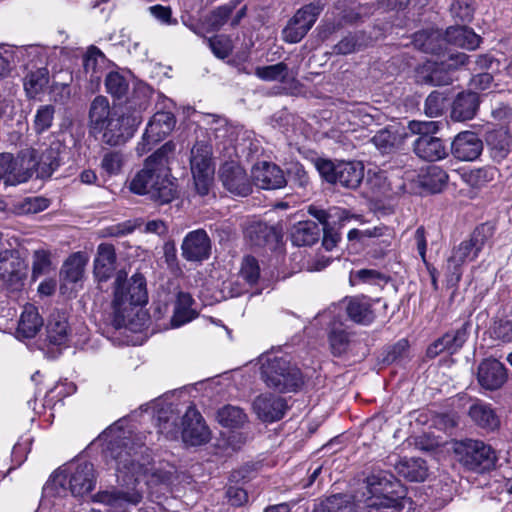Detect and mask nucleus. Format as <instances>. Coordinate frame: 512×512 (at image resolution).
<instances>
[{
    "mask_svg": "<svg viewBox=\"0 0 512 512\" xmlns=\"http://www.w3.org/2000/svg\"><path fill=\"white\" fill-rule=\"evenodd\" d=\"M141 444H136L131 437L111 440L107 455L115 461L118 489L99 492L95 499L108 506L117 507L124 503L137 505L143 498L140 484L147 478L148 468L136 460Z\"/></svg>",
    "mask_w": 512,
    "mask_h": 512,
    "instance_id": "f257e3e1",
    "label": "nucleus"
},
{
    "mask_svg": "<svg viewBox=\"0 0 512 512\" xmlns=\"http://www.w3.org/2000/svg\"><path fill=\"white\" fill-rule=\"evenodd\" d=\"M175 144L166 142L146 159L143 168L129 182L134 194L147 195L160 204L171 202L176 195V186L169 178L168 159Z\"/></svg>",
    "mask_w": 512,
    "mask_h": 512,
    "instance_id": "f03ea898",
    "label": "nucleus"
},
{
    "mask_svg": "<svg viewBox=\"0 0 512 512\" xmlns=\"http://www.w3.org/2000/svg\"><path fill=\"white\" fill-rule=\"evenodd\" d=\"M492 227L486 224L478 226L468 239L463 240L452 250L445 265V277L448 286H457L463 274V265L474 261L492 236Z\"/></svg>",
    "mask_w": 512,
    "mask_h": 512,
    "instance_id": "7ed1b4c3",
    "label": "nucleus"
},
{
    "mask_svg": "<svg viewBox=\"0 0 512 512\" xmlns=\"http://www.w3.org/2000/svg\"><path fill=\"white\" fill-rule=\"evenodd\" d=\"M261 379L270 389L280 393L295 392L304 383L300 369L286 357L267 355L260 359Z\"/></svg>",
    "mask_w": 512,
    "mask_h": 512,
    "instance_id": "20e7f679",
    "label": "nucleus"
},
{
    "mask_svg": "<svg viewBox=\"0 0 512 512\" xmlns=\"http://www.w3.org/2000/svg\"><path fill=\"white\" fill-rule=\"evenodd\" d=\"M147 301L145 277L140 273H135L128 280L127 273L124 270H119L114 281L112 300L115 317L124 319L125 313L132 306L145 305Z\"/></svg>",
    "mask_w": 512,
    "mask_h": 512,
    "instance_id": "39448f33",
    "label": "nucleus"
},
{
    "mask_svg": "<svg viewBox=\"0 0 512 512\" xmlns=\"http://www.w3.org/2000/svg\"><path fill=\"white\" fill-rule=\"evenodd\" d=\"M392 478V475L382 472L367 478V487L371 494L367 500L368 512H411L410 499L387 496L392 491Z\"/></svg>",
    "mask_w": 512,
    "mask_h": 512,
    "instance_id": "423d86ee",
    "label": "nucleus"
},
{
    "mask_svg": "<svg viewBox=\"0 0 512 512\" xmlns=\"http://www.w3.org/2000/svg\"><path fill=\"white\" fill-rule=\"evenodd\" d=\"M442 125L440 121H410L409 129L419 137L414 141V152L423 160L439 161L447 155V148L443 141L432 134H435Z\"/></svg>",
    "mask_w": 512,
    "mask_h": 512,
    "instance_id": "0eeeda50",
    "label": "nucleus"
},
{
    "mask_svg": "<svg viewBox=\"0 0 512 512\" xmlns=\"http://www.w3.org/2000/svg\"><path fill=\"white\" fill-rule=\"evenodd\" d=\"M455 453L464 467L478 473L490 471L498 460L496 451L490 445L475 439L457 442Z\"/></svg>",
    "mask_w": 512,
    "mask_h": 512,
    "instance_id": "6e6552de",
    "label": "nucleus"
},
{
    "mask_svg": "<svg viewBox=\"0 0 512 512\" xmlns=\"http://www.w3.org/2000/svg\"><path fill=\"white\" fill-rule=\"evenodd\" d=\"M64 147L60 140H53L44 149H30L21 157V166L30 167L38 178H49L60 166Z\"/></svg>",
    "mask_w": 512,
    "mask_h": 512,
    "instance_id": "1a4fd4ad",
    "label": "nucleus"
},
{
    "mask_svg": "<svg viewBox=\"0 0 512 512\" xmlns=\"http://www.w3.org/2000/svg\"><path fill=\"white\" fill-rule=\"evenodd\" d=\"M468 57L464 53L451 55L445 62L427 61L416 71V80L421 84L432 86L448 85L452 82V71L465 65Z\"/></svg>",
    "mask_w": 512,
    "mask_h": 512,
    "instance_id": "9d476101",
    "label": "nucleus"
},
{
    "mask_svg": "<svg viewBox=\"0 0 512 512\" xmlns=\"http://www.w3.org/2000/svg\"><path fill=\"white\" fill-rule=\"evenodd\" d=\"M140 123L141 117L137 114H120L110 119V122L97 132L96 138L109 146L122 145L133 136Z\"/></svg>",
    "mask_w": 512,
    "mask_h": 512,
    "instance_id": "9b49d317",
    "label": "nucleus"
},
{
    "mask_svg": "<svg viewBox=\"0 0 512 512\" xmlns=\"http://www.w3.org/2000/svg\"><path fill=\"white\" fill-rule=\"evenodd\" d=\"M175 125V118L169 112H157L149 121L142 141L137 145V153L143 155L152 146L168 135Z\"/></svg>",
    "mask_w": 512,
    "mask_h": 512,
    "instance_id": "f8f14e48",
    "label": "nucleus"
},
{
    "mask_svg": "<svg viewBox=\"0 0 512 512\" xmlns=\"http://www.w3.org/2000/svg\"><path fill=\"white\" fill-rule=\"evenodd\" d=\"M320 8L309 4L297 11L283 30V39L288 43H298L315 23Z\"/></svg>",
    "mask_w": 512,
    "mask_h": 512,
    "instance_id": "ddd939ff",
    "label": "nucleus"
},
{
    "mask_svg": "<svg viewBox=\"0 0 512 512\" xmlns=\"http://www.w3.org/2000/svg\"><path fill=\"white\" fill-rule=\"evenodd\" d=\"M182 438L186 444L199 446L210 440L209 428L205 425L201 414L189 407L183 416Z\"/></svg>",
    "mask_w": 512,
    "mask_h": 512,
    "instance_id": "4468645a",
    "label": "nucleus"
},
{
    "mask_svg": "<svg viewBox=\"0 0 512 512\" xmlns=\"http://www.w3.org/2000/svg\"><path fill=\"white\" fill-rule=\"evenodd\" d=\"M253 411L263 422H274L283 418L287 404L281 397L271 393H265L257 396L252 404Z\"/></svg>",
    "mask_w": 512,
    "mask_h": 512,
    "instance_id": "2eb2a0df",
    "label": "nucleus"
},
{
    "mask_svg": "<svg viewBox=\"0 0 512 512\" xmlns=\"http://www.w3.org/2000/svg\"><path fill=\"white\" fill-rule=\"evenodd\" d=\"M477 380L486 390H497L507 380V370L497 359H484L478 366Z\"/></svg>",
    "mask_w": 512,
    "mask_h": 512,
    "instance_id": "dca6fc26",
    "label": "nucleus"
},
{
    "mask_svg": "<svg viewBox=\"0 0 512 512\" xmlns=\"http://www.w3.org/2000/svg\"><path fill=\"white\" fill-rule=\"evenodd\" d=\"M182 256L188 261L207 259L211 251V241L203 229L189 232L181 245Z\"/></svg>",
    "mask_w": 512,
    "mask_h": 512,
    "instance_id": "f3484780",
    "label": "nucleus"
},
{
    "mask_svg": "<svg viewBox=\"0 0 512 512\" xmlns=\"http://www.w3.org/2000/svg\"><path fill=\"white\" fill-rule=\"evenodd\" d=\"M220 179L223 186L235 195L247 196L252 191L245 170L235 163H226L221 167Z\"/></svg>",
    "mask_w": 512,
    "mask_h": 512,
    "instance_id": "a211bd4d",
    "label": "nucleus"
},
{
    "mask_svg": "<svg viewBox=\"0 0 512 512\" xmlns=\"http://www.w3.org/2000/svg\"><path fill=\"white\" fill-rule=\"evenodd\" d=\"M251 177L254 184L262 189H279L286 184L284 172L276 164L266 161L253 166Z\"/></svg>",
    "mask_w": 512,
    "mask_h": 512,
    "instance_id": "6ab92c4d",
    "label": "nucleus"
},
{
    "mask_svg": "<svg viewBox=\"0 0 512 512\" xmlns=\"http://www.w3.org/2000/svg\"><path fill=\"white\" fill-rule=\"evenodd\" d=\"M483 143L472 131L459 133L451 144V152L460 161H474L482 153Z\"/></svg>",
    "mask_w": 512,
    "mask_h": 512,
    "instance_id": "aec40b11",
    "label": "nucleus"
},
{
    "mask_svg": "<svg viewBox=\"0 0 512 512\" xmlns=\"http://www.w3.org/2000/svg\"><path fill=\"white\" fill-rule=\"evenodd\" d=\"M468 329L469 323L465 322L457 330L453 332H447L427 348V356L430 358H435L444 351H447L451 354L456 352L467 340L469 334Z\"/></svg>",
    "mask_w": 512,
    "mask_h": 512,
    "instance_id": "412c9836",
    "label": "nucleus"
},
{
    "mask_svg": "<svg viewBox=\"0 0 512 512\" xmlns=\"http://www.w3.org/2000/svg\"><path fill=\"white\" fill-rule=\"evenodd\" d=\"M119 114L111 109L108 99L105 96H97L90 104L88 113V127L90 134L97 137V132L101 130L110 119Z\"/></svg>",
    "mask_w": 512,
    "mask_h": 512,
    "instance_id": "4be33fe9",
    "label": "nucleus"
},
{
    "mask_svg": "<svg viewBox=\"0 0 512 512\" xmlns=\"http://www.w3.org/2000/svg\"><path fill=\"white\" fill-rule=\"evenodd\" d=\"M32 177L30 167L21 166V159L15 160L10 153L0 154V181L16 185L26 182Z\"/></svg>",
    "mask_w": 512,
    "mask_h": 512,
    "instance_id": "5701e85b",
    "label": "nucleus"
},
{
    "mask_svg": "<svg viewBox=\"0 0 512 512\" xmlns=\"http://www.w3.org/2000/svg\"><path fill=\"white\" fill-rule=\"evenodd\" d=\"M244 237L252 245L263 247L276 244L280 234L273 226L259 220H251L245 225Z\"/></svg>",
    "mask_w": 512,
    "mask_h": 512,
    "instance_id": "b1692460",
    "label": "nucleus"
},
{
    "mask_svg": "<svg viewBox=\"0 0 512 512\" xmlns=\"http://www.w3.org/2000/svg\"><path fill=\"white\" fill-rule=\"evenodd\" d=\"M407 134L399 125H389L380 129L371 138V142L382 153H391L400 149Z\"/></svg>",
    "mask_w": 512,
    "mask_h": 512,
    "instance_id": "393cba45",
    "label": "nucleus"
},
{
    "mask_svg": "<svg viewBox=\"0 0 512 512\" xmlns=\"http://www.w3.org/2000/svg\"><path fill=\"white\" fill-rule=\"evenodd\" d=\"M486 143L491 158L495 162H502L512 151V134L506 128L494 129L487 133Z\"/></svg>",
    "mask_w": 512,
    "mask_h": 512,
    "instance_id": "a878e982",
    "label": "nucleus"
},
{
    "mask_svg": "<svg viewBox=\"0 0 512 512\" xmlns=\"http://www.w3.org/2000/svg\"><path fill=\"white\" fill-rule=\"evenodd\" d=\"M95 485L94 466L90 462L79 463L69 478V489L74 496L89 493Z\"/></svg>",
    "mask_w": 512,
    "mask_h": 512,
    "instance_id": "bb28decb",
    "label": "nucleus"
},
{
    "mask_svg": "<svg viewBox=\"0 0 512 512\" xmlns=\"http://www.w3.org/2000/svg\"><path fill=\"white\" fill-rule=\"evenodd\" d=\"M27 267L23 260L17 257L0 259V279L12 289L23 286Z\"/></svg>",
    "mask_w": 512,
    "mask_h": 512,
    "instance_id": "cd10ccee",
    "label": "nucleus"
},
{
    "mask_svg": "<svg viewBox=\"0 0 512 512\" xmlns=\"http://www.w3.org/2000/svg\"><path fill=\"white\" fill-rule=\"evenodd\" d=\"M116 268V252L112 244L101 243L94 259V276L99 282L107 281Z\"/></svg>",
    "mask_w": 512,
    "mask_h": 512,
    "instance_id": "c85d7f7f",
    "label": "nucleus"
},
{
    "mask_svg": "<svg viewBox=\"0 0 512 512\" xmlns=\"http://www.w3.org/2000/svg\"><path fill=\"white\" fill-rule=\"evenodd\" d=\"M468 415L475 425L488 431H493L500 425L495 410L490 404L482 400H476L471 404Z\"/></svg>",
    "mask_w": 512,
    "mask_h": 512,
    "instance_id": "c756f323",
    "label": "nucleus"
},
{
    "mask_svg": "<svg viewBox=\"0 0 512 512\" xmlns=\"http://www.w3.org/2000/svg\"><path fill=\"white\" fill-rule=\"evenodd\" d=\"M364 178V166L358 161H348L337 163L336 184L343 187L355 189Z\"/></svg>",
    "mask_w": 512,
    "mask_h": 512,
    "instance_id": "7c9ffc66",
    "label": "nucleus"
},
{
    "mask_svg": "<svg viewBox=\"0 0 512 512\" xmlns=\"http://www.w3.org/2000/svg\"><path fill=\"white\" fill-rule=\"evenodd\" d=\"M478 105L479 98L476 93H460L453 102L451 117L456 121L470 120L476 114Z\"/></svg>",
    "mask_w": 512,
    "mask_h": 512,
    "instance_id": "2f4dec72",
    "label": "nucleus"
},
{
    "mask_svg": "<svg viewBox=\"0 0 512 512\" xmlns=\"http://www.w3.org/2000/svg\"><path fill=\"white\" fill-rule=\"evenodd\" d=\"M47 339L54 345H64L69 339V327L64 313L54 312L50 315L47 326Z\"/></svg>",
    "mask_w": 512,
    "mask_h": 512,
    "instance_id": "473e14b6",
    "label": "nucleus"
},
{
    "mask_svg": "<svg viewBox=\"0 0 512 512\" xmlns=\"http://www.w3.org/2000/svg\"><path fill=\"white\" fill-rule=\"evenodd\" d=\"M320 233L321 229L317 223L302 221L293 226L291 240L296 246H310L318 241Z\"/></svg>",
    "mask_w": 512,
    "mask_h": 512,
    "instance_id": "72a5a7b5",
    "label": "nucleus"
},
{
    "mask_svg": "<svg viewBox=\"0 0 512 512\" xmlns=\"http://www.w3.org/2000/svg\"><path fill=\"white\" fill-rule=\"evenodd\" d=\"M43 326V319L34 305H26L21 314L17 332L25 337H34Z\"/></svg>",
    "mask_w": 512,
    "mask_h": 512,
    "instance_id": "f704fd0d",
    "label": "nucleus"
},
{
    "mask_svg": "<svg viewBox=\"0 0 512 512\" xmlns=\"http://www.w3.org/2000/svg\"><path fill=\"white\" fill-rule=\"evenodd\" d=\"M193 302L189 293L181 291L177 294L174 314L171 319L173 327H180L196 318L197 313L191 308Z\"/></svg>",
    "mask_w": 512,
    "mask_h": 512,
    "instance_id": "c9c22d12",
    "label": "nucleus"
},
{
    "mask_svg": "<svg viewBox=\"0 0 512 512\" xmlns=\"http://www.w3.org/2000/svg\"><path fill=\"white\" fill-rule=\"evenodd\" d=\"M346 312L353 322L361 325H369L375 319L371 304L365 298H351L347 304Z\"/></svg>",
    "mask_w": 512,
    "mask_h": 512,
    "instance_id": "e433bc0d",
    "label": "nucleus"
},
{
    "mask_svg": "<svg viewBox=\"0 0 512 512\" xmlns=\"http://www.w3.org/2000/svg\"><path fill=\"white\" fill-rule=\"evenodd\" d=\"M395 469L399 476L412 482L423 481L427 476L425 462L419 458L401 459Z\"/></svg>",
    "mask_w": 512,
    "mask_h": 512,
    "instance_id": "4c0bfd02",
    "label": "nucleus"
},
{
    "mask_svg": "<svg viewBox=\"0 0 512 512\" xmlns=\"http://www.w3.org/2000/svg\"><path fill=\"white\" fill-rule=\"evenodd\" d=\"M211 146L205 142H197L191 150L192 173L214 172L211 164Z\"/></svg>",
    "mask_w": 512,
    "mask_h": 512,
    "instance_id": "58836bf2",
    "label": "nucleus"
},
{
    "mask_svg": "<svg viewBox=\"0 0 512 512\" xmlns=\"http://www.w3.org/2000/svg\"><path fill=\"white\" fill-rule=\"evenodd\" d=\"M448 42L467 49H475L480 43V38L466 26L449 27L446 31Z\"/></svg>",
    "mask_w": 512,
    "mask_h": 512,
    "instance_id": "ea45409f",
    "label": "nucleus"
},
{
    "mask_svg": "<svg viewBox=\"0 0 512 512\" xmlns=\"http://www.w3.org/2000/svg\"><path fill=\"white\" fill-rule=\"evenodd\" d=\"M86 264L87 257L83 253H74L64 262L61 276L67 282L76 283L82 279Z\"/></svg>",
    "mask_w": 512,
    "mask_h": 512,
    "instance_id": "a19ab883",
    "label": "nucleus"
},
{
    "mask_svg": "<svg viewBox=\"0 0 512 512\" xmlns=\"http://www.w3.org/2000/svg\"><path fill=\"white\" fill-rule=\"evenodd\" d=\"M49 82V72L45 67L29 72L24 79V90L28 98H35L43 92Z\"/></svg>",
    "mask_w": 512,
    "mask_h": 512,
    "instance_id": "79ce46f5",
    "label": "nucleus"
},
{
    "mask_svg": "<svg viewBox=\"0 0 512 512\" xmlns=\"http://www.w3.org/2000/svg\"><path fill=\"white\" fill-rule=\"evenodd\" d=\"M217 421L227 428H240L247 422V415L237 406L226 405L217 411Z\"/></svg>",
    "mask_w": 512,
    "mask_h": 512,
    "instance_id": "37998d69",
    "label": "nucleus"
},
{
    "mask_svg": "<svg viewBox=\"0 0 512 512\" xmlns=\"http://www.w3.org/2000/svg\"><path fill=\"white\" fill-rule=\"evenodd\" d=\"M328 340L331 351L334 355L340 356L348 349L350 339L349 334L341 322H334L328 334Z\"/></svg>",
    "mask_w": 512,
    "mask_h": 512,
    "instance_id": "c03bdc74",
    "label": "nucleus"
},
{
    "mask_svg": "<svg viewBox=\"0 0 512 512\" xmlns=\"http://www.w3.org/2000/svg\"><path fill=\"white\" fill-rule=\"evenodd\" d=\"M105 64L104 54L96 47H91L84 59V70L91 81L99 80Z\"/></svg>",
    "mask_w": 512,
    "mask_h": 512,
    "instance_id": "a18cd8bd",
    "label": "nucleus"
},
{
    "mask_svg": "<svg viewBox=\"0 0 512 512\" xmlns=\"http://www.w3.org/2000/svg\"><path fill=\"white\" fill-rule=\"evenodd\" d=\"M367 184L375 197H390L397 193L385 172H377L369 175Z\"/></svg>",
    "mask_w": 512,
    "mask_h": 512,
    "instance_id": "49530a36",
    "label": "nucleus"
},
{
    "mask_svg": "<svg viewBox=\"0 0 512 512\" xmlns=\"http://www.w3.org/2000/svg\"><path fill=\"white\" fill-rule=\"evenodd\" d=\"M255 75L264 81H280L284 83L289 75V68L284 62L257 67Z\"/></svg>",
    "mask_w": 512,
    "mask_h": 512,
    "instance_id": "de8ad7c7",
    "label": "nucleus"
},
{
    "mask_svg": "<svg viewBox=\"0 0 512 512\" xmlns=\"http://www.w3.org/2000/svg\"><path fill=\"white\" fill-rule=\"evenodd\" d=\"M55 115V107L51 104L41 105L37 108L34 120L33 129L35 133L42 134L52 127Z\"/></svg>",
    "mask_w": 512,
    "mask_h": 512,
    "instance_id": "09e8293b",
    "label": "nucleus"
},
{
    "mask_svg": "<svg viewBox=\"0 0 512 512\" xmlns=\"http://www.w3.org/2000/svg\"><path fill=\"white\" fill-rule=\"evenodd\" d=\"M52 269L51 253L45 249H37L32 255V278L47 274Z\"/></svg>",
    "mask_w": 512,
    "mask_h": 512,
    "instance_id": "8fccbe9b",
    "label": "nucleus"
},
{
    "mask_svg": "<svg viewBox=\"0 0 512 512\" xmlns=\"http://www.w3.org/2000/svg\"><path fill=\"white\" fill-rule=\"evenodd\" d=\"M447 173L438 166H432L428 169L427 174L423 177V186L430 189L432 192H440L447 184Z\"/></svg>",
    "mask_w": 512,
    "mask_h": 512,
    "instance_id": "3c124183",
    "label": "nucleus"
},
{
    "mask_svg": "<svg viewBox=\"0 0 512 512\" xmlns=\"http://www.w3.org/2000/svg\"><path fill=\"white\" fill-rule=\"evenodd\" d=\"M313 512H352V506L342 495H332L317 504Z\"/></svg>",
    "mask_w": 512,
    "mask_h": 512,
    "instance_id": "603ef678",
    "label": "nucleus"
},
{
    "mask_svg": "<svg viewBox=\"0 0 512 512\" xmlns=\"http://www.w3.org/2000/svg\"><path fill=\"white\" fill-rule=\"evenodd\" d=\"M107 92L115 98H121L128 90V82L118 72H110L105 79Z\"/></svg>",
    "mask_w": 512,
    "mask_h": 512,
    "instance_id": "864d4df0",
    "label": "nucleus"
},
{
    "mask_svg": "<svg viewBox=\"0 0 512 512\" xmlns=\"http://www.w3.org/2000/svg\"><path fill=\"white\" fill-rule=\"evenodd\" d=\"M239 274L249 285L256 284L260 277L258 261L252 256L244 257Z\"/></svg>",
    "mask_w": 512,
    "mask_h": 512,
    "instance_id": "5fc2aeb1",
    "label": "nucleus"
},
{
    "mask_svg": "<svg viewBox=\"0 0 512 512\" xmlns=\"http://www.w3.org/2000/svg\"><path fill=\"white\" fill-rule=\"evenodd\" d=\"M235 7L236 3H230L213 10L207 20L211 29L219 30L227 22Z\"/></svg>",
    "mask_w": 512,
    "mask_h": 512,
    "instance_id": "6e6d98bb",
    "label": "nucleus"
},
{
    "mask_svg": "<svg viewBox=\"0 0 512 512\" xmlns=\"http://www.w3.org/2000/svg\"><path fill=\"white\" fill-rule=\"evenodd\" d=\"M494 170L492 168H478L464 174V180L472 187H482L493 179Z\"/></svg>",
    "mask_w": 512,
    "mask_h": 512,
    "instance_id": "4d7b16f0",
    "label": "nucleus"
},
{
    "mask_svg": "<svg viewBox=\"0 0 512 512\" xmlns=\"http://www.w3.org/2000/svg\"><path fill=\"white\" fill-rule=\"evenodd\" d=\"M207 43L213 54L220 59L228 57L232 52V42L227 36L217 35L211 37L207 39Z\"/></svg>",
    "mask_w": 512,
    "mask_h": 512,
    "instance_id": "13d9d810",
    "label": "nucleus"
},
{
    "mask_svg": "<svg viewBox=\"0 0 512 512\" xmlns=\"http://www.w3.org/2000/svg\"><path fill=\"white\" fill-rule=\"evenodd\" d=\"M445 109V97L437 91L430 93L425 101L424 112L429 117L441 116Z\"/></svg>",
    "mask_w": 512,
    "mask_h": 512,
    "instance_id": "bf43d9fd",
    "label": "nucleus"
},
{
    "mask_svg": "<svg viewBox=\"0 0 512 512\" xmlns=\"http://www.w3.org/2000/svg\"><path fill=\"white\" fill-rule=\"evenodd\" d=\"M123 156L118 151H109L104 154L101 161V168L108 174L114 175L121 171Z\"/></svg>",
    "mask_w": 512,
    "mask_h": 512,
    "instance_id": "052dcab7",
    "label": "nucleus"
},
{
    "mask_svg": "<svg viewBox=\"0 0 512 512\" xmlns=\"http://www.w3.org/2000/svg\"><path fill=\"white\" fill-rule=\"evenodd\" d=\"M350 280L351 282L358 281L364 283L377 284L381 281L386 280V277L384 274L374 269H360L351 273Z\"/></svg>",
    "mask_w": 512,
    "mask_h": 512,
    "instance_id": "680f3d73",
    "label": "nucleus"
},
{
    "mask_svg": "<svg viewBox=\"0 0 512 512\" xmlns=\"http://www.w3.org/2000/svg\"><path fill=\"white\" fill-rule=\"evenodd\" d=\"M450 11L453 17L462 22H469L473 17V8L466 0H453Z\"/></svg>",
    "mask_w": 512,
    "mask_h": 512,
    "instance_id": "e2e57ef3",
    "label": "nucleus"
},
{
    "mask_svg": "<svg viewBox=\"0 0 512 512\" xmlns=\"http://www.w3.org/2000/svg\"><path fill=\"white\" fill-rule=\"evenodd\" d=\"M289 179L299 187H306L309 182V177L304 167L298 163H290L287 168Z\"/></svg>",
    "mask_w": 512,
    "mask_h": 512,
    "instance_id": "0e129e2a",
    "label": "nucleus"
},
{
    "mask_svg": "<svg viewBox=\"0 0 512 512\" xmlns=\"http://www.w3.org/2000/svg\"><path fill=\"white\" fill-rule=\"evenodd\" d=\"M315 167L321 177H323L327 182L336 184L337 164H334L330 160L317 159L315 161Z\"/></svg>",
    "mask_w": 512,
    "mask_h": 512,
    "instance_id": "69168bd1",
    "label": "nucleus"
},
{
    "mask_svg": "<svg viewBox=\"0 0 512 512\" xmlns=\"http://www.w3.org/2000/svg\"><path fill=\"white\" fill-rule=\"evenodd\" d=\"M476 65L480 70L491 71L492 73H500L502 60L495 58L493 55H480L476 60Z\"/></svg>",
    "mask_w": 512,
    "mask_h": 512,
    "instance_id": "338daca9",
    "label": "nucleus"
},
{
    "mask_svg": "<svg viewBox=\"0 0 512 512\" xmlns=\"http://www.w3.org/2000/svg\"><path fill=\"white\" fill-rule=\"evenodd\" d=\"M495 338L503 342H512V320H499L493 327Z\"/></svg>",
    "mask_w": 512,
    "mask_h": 512,
    "instance_id": "774afa93",
    "label": "nucleus"
}]
</instances>
